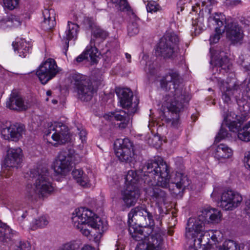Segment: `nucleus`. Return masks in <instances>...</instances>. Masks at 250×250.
<instances>
[{
    "label": "nucleus",
    "instance_id": "43",
    "mask_svg": "<svg viewBox=\"0 0 250 250\" xmlns=\"http://www.w3.org/2000/svg\"><path fill=\"white\" fill-rule=\"evenodd\" d=\"M224 125L223 124L221 127V128L217 134V135L215 137V141L216 142H220L221 140L225 138L228 136V132L226 129L224 128Z\"/></svg>",
    "mask_w": 250,
    "mask_h": 250
},
{
    "label": "nucleus",
    "instance_id": "40",
    "mask_svg": "<svg viewBox=\"0 0 250 250\" xmlns=\"http://www.w3.org/2000/svg\"><path fill=\"white\" fill-rule=\"evenodd\" d=\"M32 223L35 225L33 226V229L37 228H43L46 226L48 223V221L45 216H42L38 219H35Z\"/></svg>",
    "mask_w": 250,
    "mask_h": 250
},
{
    "label": "nucleus",
    "instance_id": "57",
    "mask_svg": "<svg viewBox=\"0 0 250 250\" xmlns=\"http://www.w3.org/2000/svg\"><path fill=\"white\" fill-rule=\"evenodd\" d=\"M51 91L50 90H48L46 92V95L48 96H51Z\"/></svg>",
    "mask_w": 250,
    "mask_h": 250
},
{
    "label": "nucleus",
    "instance_id": "23",
    "mask_svg": "<svg viewBox=\"0 0 250 250\" xmlns=\"http://www.w3.org/2000/svg\"><path fill=\"white\" fill-rule=\"evenodd\" d=\"M227 37L233 42H238L243 38V31L236 22L229 23L224 27Z\"/></svg>",
    "mask_w": 250,
    "mask_h": 250
},
{
    "label": "nucleus",
    "instance_id": "46",
    "mask_svg": "<svg viewBox=\"0 0 250 250\" xmlns=\"http://www.w3.org/2000/svg\"><path fill=\"white\" fill-rule=\"evenodd\" d=\"M244 162L246 167L250 169V151L245 152Z\"/></svg>",
    "mask_w": 250,
    "mask_h": 250
},
{
    "label": "nucleus",
    "instance_id": "62",
    "mask_svg": "<svg viewBox=\"0 0 250 250\" xmlns=\"http://www.w3.org/2000/svg\"><path fill=\"white\" fill-rule=\"evenodd\" d=\"M198 5H199V6H200V3H198Z\"/></svg>",
    "mask_w": 250,
    "mask_h": 250
},
{
    "label": "nucleus",
    "instance_id": "6",
    "mask_svg": "<svg viewBox=\"0 0 250 250\" xmlns=\"http://www.w3.org/2000/svg\"><path fill=\"white\" fill-rule=\"evenodd\" d=\"M168 168V175L169 176V183L166 188H169V190L171 191V193L174 195H178L180 194L183 190L186 189L190 185V181L188 179V177L184 174L177 172L175 174V177H174L173 181L171 182V185H170V175L169 174V167L167 165ZM157 178H151V180L154 179L157 180ZM152 181L150 182L149 185L151 184ZM157 182H156V183ZM156 185L158 187L152 188V191H151V199L156 203V204L158 206H161L163 205H165L166 202L168 199V194L167 192L159 188V186ZM161 187V186H160ZM163 188H164L163 187Z\"/></svg>",
    "mask_w": 250,
    "mask_h": 250
},
{
    "label": "nucleus",
    "instance_id": "29",
    "mask_svg": "<svg viewBox=\"0 0 250 250\" xmlns=\"http://www.w3.org/2000/svg\"><path fill=\"white\" fill-rule=\"evenodd\" d=\"M42 14L44 20L41 23L42 28L45 31L51 30L56 24L55 10L53 9H45L43 11Z\"/></svg>",
    "mask_w": 250,
    "mask_h": 250
},
{
    "label": "nucleus",
    "instance_id": "11",
    "mask_svg": "<svg viewBox=\"0 0 250 250\" xmlns=\"http://www.w3.org/2000/svg\"><path fill=\"white\" fill-rule=\"evenodd\" d=\"M119 143V147L115 149V154L119 160L122 162L126 163H132L139 152L136 147L133 145V143L128 138H125Z\"/></svg>",
    "mask_w": 250,
    "mask_h": 250
},
{
    "label": "nucleus",
    "instance_id": "47",
    "mask_svg": "<svg viewBox=\"0 0 250 250\" xmlns=\"http://www.w3.org/2000/svg\"><path fill=\"white\" fill-rule=\"evenodd\" d=\"M208 232L209 234H210V238L211 240V243L212 245L215 244L216 242L217 241V238L216 237V235L214 234V232L212 230H208Z\"/></svg>",
    "mask_w": 250,
    "mask_h": 250
},
{
    "label": "nucleus",
    "instance_id": "44",
    "mask_svg": "<svg viewBox=\"0 0 250 250\" xmlns=\"http://www.w3.org/2000/svg\"><path fill=\"white\" fill-rule=\"evenodd\" d=\"M201 5L203 7L202 10H204L205 7V10L208 9V12L210 13L211 9L209 8L210 6L214 4L216 2L215 0H201Z\"/></svg>",
    "mask_w": 250,
    "mask_h": 250
},
{
    "label": "nucleus",
    "instance_id": "2",
    "mask_svg": "<svg viewBox=\"0 0 250 250\" xmlns=\"http://www.w3.org/2000/svg\"><path fill=\"white\" fill-rule=\"evenodd\" d=\"M181 79L176 71H171L166 74L160 81L161 88L170 90L166 95L165 102L169 111L176 114L180 112L185 104L190 99L189 94L180 86Z\"/></svg>",
    "mask_w": 250,
    "mask_h": 250
},
{
    "label": "nucleus",
    "instance_id": "27",
    "mask_svg": "<svg viewBox=\"0 0 250 250\" xmlns=\"http://www.w3.org/2000/svg\"><path fill=\"white\" fill-rule=\"evenodd\" d=\"M79 29V26L77 24L68 21V29L65 31V36L62 38V41H65L64 54L66 56L69 47V41L71 40H75L77 38Z\"/></svg>",
    "mask_w": 250,
    "mask_h": 250
},
{
    "label": "nucleus",
    "instance_id": "26",
    "mask_svg": "<svg viewBox=\"0 0 250 250\" xmlns=\"http://www.w3.org/2000/svg\"><path fill=\"white\" fill-rule=\"evenodd\" d=\"M222 116L223 117V125L227 126L230 131L232 132L239 131V125L238 123L234 120L236 115L233 112L229 111L228 109H224Z\"/></svg>",
    "mask_w": 250,
    "mask_h": 250
},
{
    "label": "nucleus",
    "instance_id": "37",
    "mask_svg": "<svg viewBox=\"0 0 250 250\" xmlns=\"http://www.w3.org/2000/svg\"><path fill=\"white\" fill-rule=\"evenodd\" d=\"M238 138L243 141H250V121L242 128L240 129L237 134Z\"/></svg>",
    "mask_w": 250,
    "mask_h": 250
},
{
    "label": "nucleus",
    "instance_id": "4",
    "mask_svg": "<svg viewBox=\"0 0 250 250\" xmlns=\"http://www.w3.org/2000/svg\"><path fill=\"white\" fill-rule=\"evenodd\" d=\"M72 221L74 227L87 237L90 234L88 227L97 230L99 234L103 233L107 229L106 222H104L100 217L85 208L76 209L72 214Z\"/></svg>",
    "mask_w": 250,
    "mask_h": 250
},
{
    "label": "nucleus",
    "instance_id": "42",
    "mask_svg": "<svg viewBox=\"0 0 250 250\" xmlns=\"http://www.w3.org/2000/svg\"><path fill=\"white\" fill-rule=\"evenodd\" d=\"M160 9V5L154 1H149L146 5V10L148 12L152 13L159 11Z\"/></svg>",
    "mask_w": 250,
    "mask_h": 250
},
{
    "label": "nucleus",
    "instance_id": "30",
    "mask_svg": "<svg viewBox=\"0 0 250 250\" xmlns=\"http://www.w3.org/2000/svg\"><path fill=\"white\" fill-rule=\"evenodd\" d=\"M12 46L14 51H17L19 56L25 58L31 50L32 45L29 42H26L24 39L17 38L15 42H13Z\"/></svg>",
    "mask_w": 250,
    "mask_h": 250
},
{
    "label": "nucleus",
    "instance_id": "36",
    "mask_svg": "<svg viewBox=\"0 0 250 250\" xmlns=\"http://www.w3.org/2000/svg\"><path fill=\"white\" fill-rule=\"evenodd\" d=\"M73 178L76 180L80 185L84 187L88 183V178L85 174H83V171L80 169H74L72 172Z\"/></svg>",
    "mask_w": 250,
    "mask_h": 250
},
{
    "label": "nucleus",
    "instance_id": "52",
    "mask_svg": "<svg viewBox=\"0 0 250 250\" xmlns=\"http://www.w3.org/2000/svg\"><path fill=\"white\" fill-rule=\"evenodd\" d=\"M81 250H96L95 249L89 245H84L81 249Z\"/></svg>",
    "mask_w": 250,
    "mask_h": 250
},
{
    "label": "nucleus",
    "instance_id": "8",
    "mask_svg": "<svg viewBox=\"0 0 250 250\" xmlns=\"http://www.w3.org/2000/svg\"><path fill=\"white\" fill-rule=\"evenodd\" d=\"M179 38L175 33H167L160 39L156 48V55L164 58H175L179 50Z\"/></svg>",
    "mask_w": 250,
    "mask_h": 250
},
{
    "label": "nucleus",
    "instance_id": "41",
    "mask_svg": "<svg viewBox=\"0 0 250 250\" xmlns=\"http://www.w3.org/2000/svg\"><path fill=\"white\" fill-rule=\"evenodd\" d=\"M118 8L121 11H127L132 14L133 12L129 6L127 0H121L119 3L116 4Z\"/></svg>",
    "mask_w": 250,
    "mask_h": 250
},
{
    "label": "nucleus",
    "instance_id": "58",
    "mask_svg": "<svg viewBox=\"0 0 250 250\" xmlns=\"http://www.w3.org/2000/svg\"><path fill=\"white\" fill-rule=\"evenodd\" d=\"M26 215V213H23V214L22 215L21 217H22V218H24V217H25Z\"/></svg>",
    "mask_w": 250,
    "mask_h": 250
},
{
    "label": "nucleus",
    "instance_id": "13",
    "mask_svg": "<svg viewBox=\"0 0 250 250\" xmlns=\"http://www.w3.org/2000/svg\"><path fill=\"white\" fill-rule=\"evenodd\" d=\"M58 72L59 69L55 61L49 58L40 66L36 71V75L41 83L45 84Z\"/></svg>",
    "mask_w": 250,
    "mask_h": 250
},
{
    "label": "nucleus",
    "instance_id": "15",
    "mask_svg": "<svg viewBox=\"0 0 250 250\" xmlns=\"http://www.w3.org/2000/svg\"><path fill=\"white\" fill-rule=\"evenodd\" d=\"M186 237L188 238H195L193 246L189 247L188 250H198V248L202 247V250H208L211 248L212 243L209 240L210 234L208 231H204V229L200 232H195L194 230L189 232V235H187V230L185 233Z\"/></svg>",
    "mask_w": 250,
    "mask_h": 250
},
{
    "label": "nucleus",
    "instance_id": "1",
    "mask_svg": "<svg viewBox=\"0 0 250 250\" xmlns=\"http://www.w3.org/2000/svg\"><path fill=\"white\" fill-rule=\"evenodd\" d=\"M156 178L158 186L166 188L168 185V168L162 159L148 160L137 172L129 170L125 178V188L121 192L123 205L128 208L134 206L140 196V186L143 183L149 184L151 178Z\"/></svg>",
    "mask_w": 250,
    "mask_h": 250
},
{
    "label": "nucleus",
    "instance_id": "45",
    "mask_svg": "<svg viewBox=\"0 0 250 250\" xmlns=\"http://www.w3.org/2000/svg\"><path fill=\"white\" fill-rule=\"evenodd\" d=\"M19 0H3L5 7L10 10L14 9L18 4Z\"/></svg>",
    "mask_w": 250,
    "mask_h": 250
},
{
    "label": "nucleus",
    "instance_id": "33",
    "mask_svg": "<svg viewBox=\"0 0 250 250\" xmlns=\"http://www.w3.org/2000/svg\"><path fill=\"white\" fill-rule=\"evenodd\" d=\"M130 21L127 25V34L130 37L137 35L140 29V19L136 16L134 12L130 16Z\"/></svg>",
    "mask_w": 250,
    "mask_h": 250
},
{
    "label": "nucleus",
    "instance_id": "7",
    "mask_svg": "<svg viewBox=\"0 0 250 250\" xmlns=\"http://www.w3.org/2000/svg\"><path fill=\"white\" fill-rule=\"evenodd\" d=\"M222 217L221 211L215 208L208 207L204 208L197 218H190L187 222V235H189V232L194 231L200 232L204 229L205 222L208 223H218Z\"/></svg>",
    "mask_w": 250,
    "mask_h": 250
},
{
    "label": "nucleus",
    "instance_id": "31",
    "mask_svg": "<svg viewBox=\"0 0 250 250\" xmlns=\"http://www.w3.org/2000/svg\"><path fill=\"white\" fill-rule=\"evenodd\" d=\"M233 154L232 149L227 145L221 144L215 149L214 157L220 162H223L226 159L230 158Z\"/></svg>",
    "mask_w": 250,
    "mask_h": 250
},
{
    "label": "nucleus",
    "instance_id": "25",
    "mask_svg": "<svg viewBox=\"0 0 250 250\" xmlns=\"http://www.w3.org/2000/svg\"><path fill=\"white\" fill-rule=\"evenodd\" d=\"M116 93L119 99L120 105L123 108H128L132 104L133 93L127 88H118L116 89Z\"/></svg>",
    "mask_w": 250,
    "mask_h": 250
},
{
    "label": "nucleus",
    "instance_id": "12",
    "mask_svg": "<svg viewBox=\"0 0 250 250\" xmlns=\"http://www.w3.org/2000/svg\"><path fill=\"white\" fill-rule=\"evenodd\" d=\"M22 161V150L19 148H9L7 153L6 157L4 159L3 163L1 166V171L0 175L2 176L8 175L10 173L11 168H18ZM8 174H10L9 173Z\"/></svg>",
    "mask_w": 250,
    "mask_h": 250
},
{
    "label": "nucleus",
    "instance_id": "54",
    "mask_svg": "<svg viewBox=\"0 0 250 250\" xmlns=\"http://www.w3.org/2000/svg\"><path fill=\"white\" fill-rule=\"evenodd\" d=\"M149 72L151 75H153L154 74V69H149Z\"/></svg>",
    "mask_w": 250,
    "mask_h": 250
},
{
    "label": "nucleus",
    "instance_id": "24",
    "mask_svg": "<svg viewBox=\"0 0 250 250\" xmlns=\"http://www.w3.org/2000/svg\"><path fill=\"white\" fill-rule=\"evenodd\" d=\"M133 112L129 113L123 110H115L110 113V117L119 123L117 125L121 129L126 128L128 125Z\"/></svg>",
    "mask_w": 250,
    "mask_h": 250
},
{
    "label": "nucleus",
    "instance_id": "16",
    "mask_svg": "<svg viewBox=\"0 0 250 250\" xmlns=\"http://www.w3.org/2000/svg\"><path fill=\"white\" fill-rule=\"evenodd\" d=\"M242 199L239 193L231 189H228L222 193L220 206L225 210H231L240 204Z\"/></svg>",
    "mask_w": 250,
    "mask_h": 250
},
{
    "label": "nucleus",
    "instance_id": "5",
    "mask_svg": "<svg viewBox=\"0 0 250 250\" xmlns=\"http://www.w3.org/2000/svg\"><path fill=\"white\" fill-rule=\"evenodd\" d=\"M70 79L75 86L78 99L82 102L90 101L97 89L103 85V78L100 74L90 80L86 76L74 73L70 75Z\"/></svg>",
    "mask_w": 250,
    "mask_h": 250
},
{
    "label": "nucleus",
    "instance_id": "22",
    "mask_svg": "<svg viewBox=\"0 0 250 250\" xmlns=\"http://www.w3.org/2000/svg\"><path fill=\"white\" fill-rule=\"evenodd\" d=\"M6 107L14 110H25L27 109V105L21 96L16 91H12L6 102Z\"/></svg>",
    "mask_w": 250,
    "mask_h": 250
},
{
    "label": "nucleus",
    "instance_id": "17",
    "mask_svg": "<svg viewBox=\"0 0 250 250\" xmlns=\"http://www.w3.org/2000/svg\"><path fill=\"white\" fill-rule=\"evenodd\" d=\"M52 134V139L59 144H64L68 142L70 136L68 127L60 122H55L50 126L46 134V136Z\"/></svg>",
    "mask_w": 250,
    "mask_h": 250
},
{
    "label": "nucleus",
    "instance_id": "50",
    "mask_svg": "<svg viewBox=\"0 0 250 250\" xmlns=\"http://www.w3.org/2000/svg\"><path fill=\"white\" fill-rule=\"evenodd\" d=\"M246 208L245 210L248 215L250 217V200L248 201L246 203Z\"/></svg>",
    "mask_w": 250,
    "mask_h": 250
},
{
    "label": "nucleus",
    "instance_id": "10",
    "mask_svg": "<svg viewBox=\"0 0 250 250\" xmlns=\"http://www.w3.org/2000/svg\"><path fill=\"white\" fill-rule=\"evenodd\" d=\"M128 224L134 222L135 226L144 228H151L154 225L153 217L145 205L132 208L128 214Z\"/></svg>",
    "mask_w": 250,
    "mask_h": 250
},
{
    "label": "nucleus",
    "instance_id": "21",
    "mask_svg": "<svg viewBox=\"0 0 250 250\" xmlns=\"http://www.w3.org/2000/svg\"><path fill=\"white\" fill-rule=\"evenodd\" d=\"M98 56V50L95 46L94 42H93L91 40L90 44L87 45L85 50L76 58V61L78 62H81L89 58L91 63H96Z\"/></svg>",
    "mask_w": 250,
    "mask_h": 250
},
{
    "label": "nucleus",
    "instance_id": "18",
    "mask_svg": "<svg viewBox=\"0 0 250 250\" xmlns=\"http://www.w3.org/2000/svg\"><path fill=\"white\" fill-rule=\"evenodd\" d=\"M223 20L224 18L221 14L215 13V15H212L208 17V22L209 26H211L212 25L215 26L214 27L215 33L210 37L209 41L210 44L217 42L220 39V35L224 32L225 28H224Z\"/></svg>",
    "mask_w": 250,
    "mask_h": 250
},
{
    "label": "nucleus",
    "instance_id": "38",
    "mask_svg": "<svg viewBox=\"0 0 250 250\" xmlns=\"http://www.w3.org/2000/svg\"><path fill=\"white\" fill-rule=\"evenodd\" d=\"M81 245L79 241H71L62 244L57 250H80Z\"/></svg>",
    "mask_w": 250,
    "mask_h": 250
},
{
    "label": "nucleus",
    "instance_id": "56",
    "mask_svg": "<svg viewBox=\"0 0 250 250\" xmlns=\"http://www.w3.org/2000/svg\"><path fill=\"white\" fill-rule=\"evenodd\" d=\"M136 250H149L148 247L147 246H146V248L145 249H141V248H138Z\"/></svg>",
    "mask_w": 250,
    "mask_h": 250
},
{
    "label": "nucleus",
    "instance_id": "32",
    "mask_svg": "<svg viewBox=\"0 0 250 250\" xmlns=\"http://www.w3.org/2000/svg\"><path fill=\"white\" fill-rule=\"evenodd\" d=\"M84 22L85 24H87L88 27L91 29L92 34L94 38L104 40L108 36V34L105 30L96 25L90 19H85Z\"/></svg>",
    "mask_w": 250,
    "mask_h": 250
},
{
    "label": "nucleus",
    "instance_id": "28",
    "mask_svg": "<svg viewBox=\"0 0 250 250\" xmlns=\"http://www.w3.org/2000/svg\"><path fill=\"white\" fill-rule=\"evenodd\" d=\"M128 231L132 238L135 241H142L145 239L147 235L152 232L151 228H144V227L137 228L131 224H128Z\"/></svg>",
    "mask_w": 250,
    "mask_h": 250
},
{
    "label": "nucleus",
    "instance_id": "3",
    "mask_svg": "<svg viewBox=\"0 0 250 250\" xmlns=\"http://www.w3.org/2000/svg\"><path fill=\"white\" fill-rule=\"evenodd\" d=\"M27 176L35 179L33 185L28 184L26 187L25 195L29 199L36 200L38 198H44L50 195L54 191V188L49 180V173L45 166H39L36 169H32Z\"/></svg>",
    "mask_w": 250,
    "mask_h": 250
},
{
    "label": "nucleus",
    "instance_id": "35",
    "mask_svg": "<svg viewBox=\"0 0 250 250\" xmlns=\"http://www.w3.org/2000/svg\"><path fill=\"white\" fill-rule=\"evenodd\" d=\"M21 24V21L20 18L16 16L11 15L6 18L0 20V26L1 27H4L6 25L7 27H17Z\"/></svg>",
    "mask_w": 250,
    "mask_h": 250
},
{
    "label": "nucleus",
    "instance_id": "14",
    "mask_svg": "<svg viewBox=\"0 0 250 250\" xmlns=\"http://www.w3.org/2000/svg\"><path fill=\"white\" fill-rule=\"evenodd\" d=\"M74 153L73 149L61 151L54 163L55 172L59 175H65L72 163Z\"/></svg>",
    "mask_w": 250,
    "mask_h": 250
},
{
    "label": "nucleus",
    "instance_id": "55",
    "mask_svg": "<svg viewBox=\"0 0 250 250\" xmlns=\"http://www.w3.org/2000/svg\"><path fill=\"white\" fill-rule=\"evenodd\" d=\"M112 1V2L113 3H115V4H117L118 3H119L120 1H121V0H111Z\"/></svg>",
    "mask_w": 250,
    "mask_h": 250
},
{
    "label": "nucleus",
    "instance_id": "60",
    "mask_svg": "<svg viewBox=\"0 0 250 250\" xmlns=\"http://www.w3.org/2000/svg\"><path fill=\"white\" fill-rule=\"evenodd\" d=\"M210 52L212 54V50H211V49H210Z\"/></svg>",
    "mask_w": 250,
    "mask_h": 250
},
{
    "label": "nucleus",
    "instance_id": "61",
    "mask_svg": "<svg viewBox=\"0 0 250 250\" xmlns=\"http://www.w3.org/2000/svg\"><path fill=\"white\" fill-rule=\"evenodd\" d=\"M115 250H119L118 248H116Z\"/></svg>",
    "mask_w": 250,
    "mask_h": 250
},
{
    "label": "nucleus",
    "instance_id": "20",
    "mask_svg": "<svg viewBox=\"0 0 250 250\" xmlns=\"http://www.w3.org/2000/svg\"><path fill=\"white\" fill-rule=\"evenodd\" d=\"M215 52V62L212 68L213 74L215 75L216 72L218 71L219 73H222L228 72L230 70L232 64L226 53L223 51H219L218 50H216Z\"/></svg>",
    "mask_w": 250,
    "mask_h": 250
},
{
    "label": "nucleus",
    "instance_id": "48",
    "mask_svg": "<svg viewBox=\"0 0 250 250\" xmlns=\"http://www.w3.org/2000/svg\"><path fill=\"white\" fill-rule=\"evenodd\" d=\"M192 25L195 34H199L200 32L198 31V30H200V26L198 25L196 20L193 21Z\"/></svg>",
    "mask_w": 250,
    "mask_h": 250
},
{
    "label": "nucleus",
    "instance_id": "51",
    "mask_svg": "<svg viewBox=\"0 0 250 250\" xmlns=\"http://www.w3.org/2000/svg\"><path fill=\"white\" fill-rule=\"evenodd\" d=\"M172 125L175 127H178L179 125L180 124L179 119L178 118H176L175 119H173L172 121Z\"/></svg>",
    "mask_w": 250,
    "mask_h": 250
},
{
    "label": "nucleus",
    "instance_id": "39",
    "mask_svg": "<svg viewBox=\"0 0 250 250\" xmlns=\"http://www.w3.org/2000/svg\"><path fill=\"white\" fill-rule=\"evenodd\" d=\"M217 250H239V248L234 241L229 240L225 241Z\"/></svg>",
    "mask_w": 250,
    "mask_h": 250
},
{
    "label": "nucleus",
    "instance_id": "34",
    "mask_svg": "<svg viewBox=\"0 0 250 250\" xmlns=\"http://www.w3.org/2000/svg\"><path fill=\"white\" fill-rule=\"evenodd\" d=\"M147 246L149 250H162L163 239L161 234L159 233L152 234L148 239Z\"/></svg>",
    "mask_w": 250,
    "mask_h": 250
},
{
    "label": "nucleus",
    "instance_id": "9",
    "mask_svg": "<svg viewBox=\"0 0 250 250\" xmlns=\"http://www.w3.org/2000/svg\"><path fill=\"white\" fill-rule=\"evenodd\" d=\"M0 241L5 244L10 243L13 250H30L31 245L27 241L22 240L18 233L0 221Z\"/></svg>",
    "mask_w": 250,
    "mask_h": 250
},
{
    "label": "nucleus",
    "instance_id": "19",
    "mask_svg": "<svg viewBox=\"0 0 250 250\" xmlns=\"http://www.w3.org/2000/svg\"><path fill=\"white\" fill-rule=\"evenodd\" d=\"M24 131V128L22 125L15 124L2 128L1 134L5 140L16 142L21 138Z\"/></svg>",
    "mask_w": 250,
    "mask_h": 250
},
{
    "label": "nucleus",
    "instance_id": "49",
    "mask_svg": "<svg viewBox=\"0 0 250 250\" xmlns=\"http://www.w3.org/2000/svg\"><path fill=\"white\" fill-rule=\"evenodd\" d=\"M86 132L85 130L82 129L80 131L79 133V136L80 139L81 140L82 142L83 143L85 141Z\"/></svg>",
    "mask_w": 250,
    "mask_h": 250
},
{
    "label": "nucleus",
    "instance_id": "53",
    "mask_svg": "<svg viewBox=\"0 0 250 250\" xmlns=\"http://www.w3.org/2000/svg\"><path fill=\"white\" fill-rule=\"evenodd\" d=\"M125 56L126 59L127 60V62H131V55L128 54V53H126L125 54Z\"/></svg>",
    "mask_w": 250,
    "mask_h": 250
},
{
    "label": "nucleus",
    "instance_id": "59",
    "mask_svg": "<svg viewBox=\"0 0 250 250\" xmlns=\"http://www.w3.org/2000/svg\"><path fill=\"white\" fill-rule=\"evenodd\" d=\"M53 103L54 104H56L57 103V101L56 100H54L53 101Z\"/></svg>",
    "mask_w": 250,
    "mask_h": 250
}]
</instances>
